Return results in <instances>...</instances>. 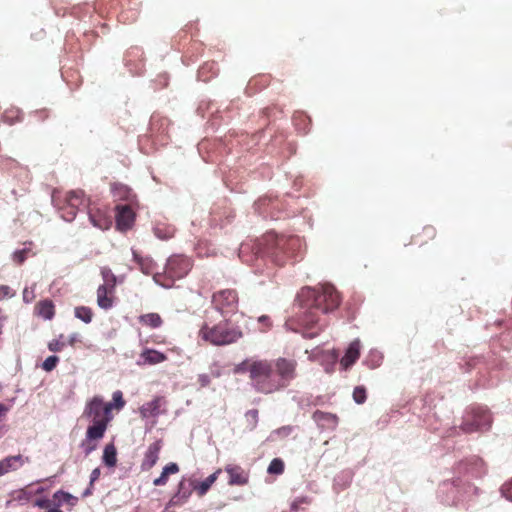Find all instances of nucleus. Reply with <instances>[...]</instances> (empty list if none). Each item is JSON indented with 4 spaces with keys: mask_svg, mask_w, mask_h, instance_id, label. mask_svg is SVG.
<instances>
[{
    "mask_svg": "<svg viewBox=\"0 0 512 512\" xmlns=\"http://www.w3.org/2000/svg\"><path fill=\"white\" fill-rule=\"evenodd\" d=\"M299 298L307 310L298 317V328L295 331L311 339L319 335L324 326L318 312L325 314L337 309L341 298L335 287L330 284L302 289Z\"/></svg>",
    "mask_w": 512,
    "mask_h": 512,
    "instance_id": "f257e3e1",
    "label": "nucleus"
},
{
    "mask_svg": "<svg viewBox=\"0 0 512 512\" xmlns=\"http://www.w3.org/2000/svg\"><path fill=\"white\" fill-rule=\"evenodd\" d=\"M111 411L112 404L104 403L100 396H94L87 402L83 416L87 417L92 422V425L87 428L86 439L81 444L85 455H89L96 449L97 444L93 441L103 438L108 424L113 418Z\"/></svg>",
    "mask_w": 512,
    "mask_h": 512,
    "instance_id": "f03ea898",
    "label": "nucleus"
},
{
    "mask_svg": "<svg viewBox=\"0 0 512 512\" xmlns=\"http://www.w3.org/2000/svg\"><path fill=\"white\" fill-rule=\"evenodd\" d=\"M234 373H247L252 387L259 393L271 394L279 391V383L274 379L272 361L254 357L247 358L235 366Z\"/></svg>",
    "mask_w": 512,
    "mask_h": 512,
    "instance_id": "7ed1b4c3",
    "label": "nucleus"
},
{
    "mask_svg": "<svg viewBox=\"0 0 512 512\" xmlns=\"http://www.w3.org/2000/svg\"><path fill=\"white\" fill-rule=\"evenodd\" d=\"M199 337L214 346H225L236 343L243 337V332L237 324L224 319L210 325L204 323L198 333Z\"/></svg>",
    "mask_w": 512,
    "mask_h": 512,
    "instance_id": "20e7f679",
    "label": "nucleus"
},
{
    "mask_svg": "<svg viewBox=\"0 0 512 512\" xmlns=\"http://www.w3.org/2000/svg\"><path fill=\"white\" fill-rule=\"evenodd\" d=\"M192 269V261L183 255H173L166 263L163 273L154 274V281L165 287L171 288L176 280L184 278Z\"/></svg>",
    "mask_w": 512,
    "mask_h": 512,
    "instance_id": "39448f33",
    "label": "nucleus"
},
{
    "mask_svg": "<svg viewBox=\"0 0 512 512\" xmlns=\"http://www.w3.org/2000/svg\"><path fill=\"white\" fill-rule=\"evenodd\" d=\"M272 362L274 365V379L279 383V390H282L296 377L297 362L294 359L284 357H279Z\"/></svg>",
    "mask_w": 512,
    "mask_h": 512,
    "instance_id": "423d86ee",
    "label": "nucleus"
},
{
    "mask_svg": "<svg viewBox=\"0 0 512 512\" xmlns=\"http://www.w3.org/2000/svg\"><path fill=\"white\" fill-rule=\"evenodd\" d=\"M238 300V294L233 289L220 290L212 296L214 307L222 315L235 313L238 309Z\"/></svg>",
    "mask_w": 512,
    "mask_h": 512,
    "instance_id": "0eeeda50",
    "label": "nucleus"
},
{
    "mask_svg": "<svg viewBox=\"0 0 512 512\" xmlns=\"http://www.w3.org/2000/svg\"><path fill=\"white\" fill-rule=\"evenodd\" d=\"M268 241L276 248H285L284 254L287 256V261L297 255L301 248V240L297 236H278L275 234H268Z\"/></svg>",
    "mask_w": 512,
    "mask_h": 512,
    "instance_id": "6e6552de",
    "label": "nucleus"
},
{
    "mask_svg": "<svg viewBox=\"0 0 512 512\" xmlns=\"http://www.w3.org/2000/svg\"><path fill=\"white\" fill-rule=\"evenodd\" d=\"M492 418L490 413L484 409H477L473 412L472 419L465 420L461 430L465 433L486 430L491 426Z\"/></svg>",
    "mask_w": 512,
    "mask_h": 512,
    "instance_id": "1a4fd4ad",
    "label": "nucleus"
},
{
    "mask_svg": "<svg viewBox=\"0 0 512 512\" xmlns=\"http://www.w3.org/2000/svg\"><path fill=\"white\" fill-rule=\"evenodd\" d=\"M285 248H276L268 241V234L262 239L259 244V253L263 256L271 258L277 265L283 266L287 262V256L284 254Z\"/></svg>",
    "mask_w": 512,
    "mask_h": 512,
    "instance_id": "9d476101",
    "label": "nucleus"
},
{
    "mask_svg": "<svg viewBox=\"0 0 512 512\" xmlns=\"http://www.w3.org/2000/svg\"><path fill=\"white\" fill-rule=\"evenodd\" d=\"M115 217L117 229L126 231L134 224L135 212L129 205H117Z\"/></svg>",
    "mask_w": 512,
    "mask_h": 512,
    "instance_id": "9b49d317",
    "label": "nucleus"
},
{
    "mask_svg": "<svg viewBox=\"0 0 512 512\" xmlns=\"http://www.w3.org/2000/svg\"><path fill=\"white\" fill-rule=\"evenodd\" d=\"M162 448V441L156 440L155 442L151 443L143 457V460L141 462V470L142 471H150L155 464L157 463L159 459V453Z\"/></svg>",
    "mask_w": 512,
    "mask_h": 512,
    "instance_id": "f8f14e48",
    "label": "nucleus"
},
{
    "mask_svg": "<svg viewBox=\"0 0 512 512\" xmlns=\"http://www.w3.org/2000/svg\"><path fill=\"white\" fill-rule=\"evenodd\" d=\"M52 203L56 208L61 211V217L67 221L71 222L75 219L77 215V211L75 208L67 205L64 200H62V193L58 190H54L52 193Z\"/></svg>",
    "mask_w": 512,
    "mask_h": 512,
    "instance_id": "ddd939ff",
    "label": "nucleus"
},
{
    "mask_svg": "<svg viewBox=\"0 0 512 512\" xmlns=\"http://www.w3.org/2000/svg\"><path fill=\"white\" fill-rule=\"evenodd\" d=\"M167 360V356L157 350L144 348L139 355V359L137 360V365L145 366V365H156L162 363Z\"/></svg>",
    "mask_w": 512,
    "mask_h": 512,
    "instance_id": "4468645a",
    "label": "nucleus"
},
{
    "mask_svg": "<svg viewBox=\"0 0 512 512\" xmlns=\"http://www.w3.org/2000/svg\"><path fill=\"white\" fill-rule=\"evenodd\" d=\"M225 471L229 475V485H245L248 483L249 475L244 469L238 465L228 464Z\"/></svg>",
    "mask_w": 512,
    "mask_h": 512,
    "instance_id": "2eb2a0df",
    "label": "nucleus"
},
{
    "mask_svg": "<svg viewBox=\"0 0 512 512\" xmlns=\"http://www.w3.org/2000/svg\"><path fill=\"white\" fill-rule=\"evenodd\" d=\"M115 298V288L100 285L97 289V304L100 308L108 310L112 308Z\"/></svg>",
    "mask_w": 512,
    "mask_h": 512,
    "instance_id": "dca6fc26",
    "label": "nucleus"
},
{
    "mask_svg": "<svg viewBox=\"0 0 512 512\" xmlns=\"http://www.w3.org/2000/svg\"><path fill=\"white\" fill-rule=\"evenodd\" d=\"M361 344L360 341L354 340L348 346L344 356L340 360L343 369H349L360 357Z\"/></svg>",
    "mask_w": 512,
    "mask_h": 512,
    "instance_id": "f3484780",
    "label": "nucleus"
},
{
    "mask_svg": "<svg viewBox=\"0 0 512 512\" xmlns=\"http://www.w3.org/2000/svg\"><path fill=\"white\" fill-rule=\"evenodd\" d=\"M89 219L94 227L101 230H108L112 225L111 217L100 209L90 210Z\"/></svg>",
    "mask_w": 512,
    "mask_h": 512,
    "instance_id": "a211bd4d",
    "label": "nucleus"
},
{
    "mask_svg": "<svg viewBox=\"0 0 512 512\" xmlns=\"http://www.w3.org/2000/svg\"><path fill=\"white\" fill-rule=\"evenodd\" d=\"M34 313L44 320H51L55 315V305L50 299L41 300L35 305Z\"/></svg>",
    "mask_w": 512,
    "mask_h": 512,
    "instance_id": "6ab92c4d",
    "label": "nucleus"
},
{
    "mask_svg": "<svg viewBox=\"0 0 512 512\" xmlns=\"http://www.w3.org/2000/svg\"><path fill=\"white\" fill-rule=\"evenodd\" d=\"M165 399L163 397H156L150 402L145 403L140 408V413L142 417H151L157 416L161 413V407L165 404Z\"/></svg>",
    "mask_w": 512,
    "mask_h": 512,
    "instance_id": "aec40b11",
    "label": "nucleus"
},
{
    "mask_svg": "<svg viewBox=\"0 0 512 512\" xmlns=\"http://www.w3.org/2000/svg\"><path fill=\"white\" fill-rule=\"evenodd\" d=\"M21 455L9 456L0 461V476L10 471L17 470L23 465Z\"/></svg>",
    "mask_w": 512,
    "mask_h": 512,
    "instance_id": "412c9836",
    "label": "nucleus"
},
{
    "mask_svg": "<svg viewBox=\"0 0 512 512\" xmlns=\"http://www.w3.org/2000/svg\"><path fill=\"white\" fill-rule=\"evenodd\" d=\"M436 237V229L431 225H426L422 228L421 232L413 235L412 243L415 245H425L428 241Z\"/></svg>",
    "mask_w": 512,
    "mask_h": 512,
    "instance_id": "4be33fe9",
    "label": "nucleus"
},
{
    "mask_svg": "<svg viewBox=\"0 0 512 512\" xmlns=\"http://www.w3.org/2000/svg\"><path fill=\"white\" fill-rule=\"evenodd\" d=\"M134 261L138 264L140 270L146 274H155L156 263L150 257H142L136 251H133Z\"/></svg>",
    "mask_w": 512,
    "mask_h": 512,
    "instance_id": "5701e85b",
    "label": "nucleus"
},
{
    "mask_svg": "<svg viewBox=\"0 0 512 512\" xmlns=\"http://www.w3.org/2000/svg\"><path fill=\"white\" fill-rule=\"evenodd\" d=\"M62 200L70 207L78 210L79 206L84 203V192L82 190H71L65 195H62Z\"/></svg>",
    "mask_w": 512,
    "mask_h": 512,
    "instance_id": "b1692460",
    "label": "nucleus"
},
{
    "mask_svg": "<svg viewBox=\"0 0 512 512\" xmlns=\"http://www.w3.org/2000/svg\"><path fill=\"white\" fill-rule=\"evenodd\" d=\"M178 472L179 466L176 463H169L163 468L160 476L154 479L153 484L155 486H164L168 482L169 475L176 474Z\"/></svg>",
    "mask_w": 512,
    "mask_h": 512,
    "instance_id": "393cba45",
    "label": "nucleus"
},
{
    "mask_svg": "<svg viewBox=\"0 0 512 512\" xmlns=\"http://www.w3.org/2000/svg\"><path fill=\"white\" fill-rule=\"evenodd\" d=\"M138 321L140 324L153 329L159 328L163 324V319L158 313H147L140 315L138 317Z\"/></svg>",
    "mask_w": 512,
    "mask_h": 512,
    "instance_id": "a878e982",
    "label": "nucleus"
},
{
    "mask_svg": "<svg viewBox=\"0 0 512 512\" xmlns=\"http://www.w3.org/2000/svg\"><path fill=\"white\" fill-rule=\"evenodd\" d=\"M220 472L221 470L218 469L217 471L209 475L205 480L201 481L200 483L194 486V489L199 496H204L208 492L210 487L217 480Z\"/></svg>",
    "mask_w": 512,
    "mask_h": 512,
    "instance_id": "bb28decb",
    "label": "nucleus"
},
{
    "mask_svg": "<svg viewBox=\"0 0 512 512\" xmlns=\"http://www.w3.org/2000/svg\"><path fill=\"white\" fill-rule=\"evenodd\" d=\"M103 462L108 467H115L117 464V450L114 444H107L103 451Z\"/></svg>",
    "mask_w": 512,
    "mask_h": 512,
    "instance_id": "cd10ccee",
    "label": "nucleus"
},
{
    "mask_svg": "<svg viewBox=\"0 0 512 512\" xmlns=\"http://www.w3.org/2000/svg\"><path fill=\"white\" fill-rule=\"evenodd\" d=\"M2 121L8 125H13L22 119V113L17 108H11L4 111Z\"/></svg>",
    "mask_w": 512,
    "mask_h": 512,
    "instance_id": "c85d7f7f",
    "label": "nucleus"
},
{
    "mask_svg": "<svg viewBox=\"0 0 512 512\" xmlns=\"http://www.w3.org/2000/svg\"><path fill=\"white\" fill-rule=\"evenodd\" d=\"M53 498L58 502V504L67 503L71 506H74L77 502L76 497L62 490L55 492Z\"/></svg>",
    "mask_w": 512,
    "mask_h": 512,
    "instance_id": "c756f323",
    "label": "nucleus"
},
{
    "mask_svg": "<svg viewBox=\"0 0 512 512\" xmlns=\"http://www.w3.org/2000/svg\"><path fill=\"white\" fill-rule=\"evenodd\" d=\"M75 316L85 323H90L93 317V311L87 306H78L75 308Z\"/></svg>",
    "mask_w": 512,
    "mask_h": 512,
    "instance_id": "7c9ffc66",
    "label": "nucleus"
},
{
    "mask_svg": "<svg viewBox=\"0 0 512 512\" xmlns=\"http://www.w3.org/2000/svg\"><path fill=\"white\" fill-rule=\"evenodd\" d=\"M101 276L104 280L102 285L116 288L117 278L110 268L104 267L101 269Z\"/></svg>",
    "mask_w": 512,
    "mask_h": 512,
    "instance_id": "2f4dec72",
    "label": "nucleus"
},
{
    "mask_svg": "<svg viewBox=\"0 0 512 512\" xmlns=\"http://www.w3.org/2000/svg\"><path fill=\"white\" fill-rule=\"evenodd\" d=\"M285 464L282 459L280 458H274L267 469V472L269 474L273 475H281L284 472Z\"/></svg>",
    "mask_w": 512,
    "mask_h": 512,
    "instance_id": "473e14b6",
    "label": "nucleus"
},
{
    "mask_svg": "<svg viewBox=\"0 0 512 512\" xmlns=\"http://www.w3.org/2000/svg\"><path fill=\"white\" fill-rule=\"evenodd\" d=\"M367 399V391L364 386H356L353 390V400L357 404L365 403Z\"/></svg>",
    "mask_w": 512,
    "mask_h": 512,
    "instance_id": "72a5a7b5",
    "label": "nucleus"
},
{
    "mask_svg": "<svg viewBox=\"0 0 512 512\" xmlns=\"http://www.w3.org/2000/svg\"><path fill=\"white\" fill-rule=\"evenodd\" d=\"M29 254H31V249H29V248L17 250L13 253L12 259H13L14 263H16L17 265H21L28 258Z\"/></svg>",
    "mask_w": 512,
    "mask_h": 512,
    "instance_id": "f704fd0d",
    "label": "nucleus"
},
{
    "mask_svg": "<svg viewBox=\"0 0 512 512\" xmlns=\"http://www.w3.org/2000/svg\"><path fill=\"white\" fill-rule=\"evenodd\" d=\"M111 404L112 409L115 408L117 410H121L125 406L126 402L121 391L118 390L113 393V403Z\"/></svg>",
    "mask_w": 512,
    "mask_h": 512,
    "instance_id": "c9c22d12",
    "label": "nucleus"
},
{
    "mask_svg": "<svg viewBox=\"0 0 512 512\" xmlns=\"http://www.w3.org/2000/svg\"><path fill=\"white\" fill-rule=\"evenodd\" d=\"M59 362V358L57 356H49L47 357L43 364H42V368L47 371V372H50L52 371L58 364Z\"/></svg>",
    "mask_w": 512,
    "mask_h": 512,
    "instance_id": "e433bc0d",
    "label": "nucleus"
},
{
    "mask_svg": "<svg viewBox=\"0 0 512 512\" xmlns=\"http://www.w3.org/2000/svg\"><path fill=\"white\" fill-rule=\"evenodd\" d=\"M258 323L261 325V332H266L272 326V321L269 316L262 315L258 318Z\"/></svg>",
    "mask_w": 512,
    "mask_h": 512,
    "instance_id": "4c0bfd02",
    "label": "nucleus"
},
{
    "mask_svg": "<svg viewBox=\"0 0 512 512\" xmlns=\"http://www.w3.org/2000/svg\"><path fill=\"white\" fill-rule=\"evenodd\" d=\"M65 347V343L59 339H54L48 343V348L52 352H60Z\"/></svg>",
    "mask_w": 512,
    "mask_h": 512,
    "instance_id": "58836bf2",
    "label": "nucleus"
},
{
    "mask_svg": "<svg viewBox=\"0 0 512 512\" xmlns=\"http://www.w3.org/2000/svg\"><path fill=\"white\" fill-rule=\"evenodd\" d=\"M502 494L503 496L507 499V500H510L512 501V480L505 483L503 486H502Z\"/></svg>",
    "mask_w": 512,
    "mask_h": 512,
    "instance_id": "ea45409f",
    "label": "nucleus"
},
{
    "mask_svg": "<svg viewBox=\"0 0 512 512\" xmlns=\"http://www.w3.org/2000/svg\"><path fill=\"white\" fill-rule=\"evenodd\" d=\"M35 506L39 507V508H43V509H51L50 506H51V501L47 498H40V499H37L34 503Z\"/></svg>",
    "mask_w": 512,
    "mask_h": 512,
    "instance_id": "a19ab883",
    "label": "nucleus"
},
{
    "mask_svg": "<svg viewBox=\"0 0 512 512\" xmlns=\"http://www.w3.org/2000/svg\"><path fill=\"white\" fill-rule=\"evenodd\" d=\"M197 381L201 387H207L211 383V378L208 374H200Z\"/></svg>",
    "mask_w": 512,
    "mask_h": 512,
    "instance_id": "79ce46f5",
    "label": "nucleus"
},
{
    "mask_svg": "<svg viewBox=\"0 0 512 512\" xmlns=\"http://www.w3.org/2000/svg\"><path fill=\"white\" fill-rule=\"evenodd\" d=\"M313 418L315 420L319 421V420H322V419L334 418V416L329 414V413H324L322 411H316L313 414Z\"/></svg>",
    "mask_w": 512,
    "mask_h": 512,
    "instance_id": "37998d69",
    "label": "nucleus"
},
{
    "mask_svg": "<svg viewBox=\"0 0 512 512\" xmlns=\"http://www.w3.org/2000/svg\"><path fill=\"white\" fill-rule=\"evenodd\" d=\"M100 474H101V471L99 468H95L92 470L91 475H90V486H92L93 483L99 479Z\"/></svg>",
    "mask_w": 512,
    "mask_h": 512,
    "instance_id": "c03bdc74",
    "label": "nucleus"
},
{
    "mask_svg": "<svg viewBox=\"0 0 512 512\" xmlns=\"http://www.w3.org/2000/svg\"><path fill=\"white\" fill-rule=\"evenodd\" d=\"M292 428L290 426H284L277 430V433L287 435L291 432Z\"/></svg>",
    "mask_w": 512,
    "mask_h": 512,
    "instance_id": "a18cd8bd",
    "label": "nucleus"
},
{
    "mask_svg": "<svg viewBox=\"0 0 512 512\" xmlns=\"http://www.w3.org/2000/svg\"><path fill=\"white\" fill-rule=\"evenodd\" d=\"M47 512H63V511L60 510L59 508H51V509H48Z\"/></svg>",
    "mask_w": 512,
    "mask_h": 512,
    "instance_id": "49530a36",
    "label": "nucleus"
},
{
    "mask_svg": "<svg viewBox=\"0 0 512 512\" xmlns=\"http://www.w3.org/2000/svg\"><path fill=\"white\" fill-rule=\"evenodd\" d=\"M90 494H91L90 489H87V490L84 492L83 496H88V495H90Z\"/></svg>",
    "mask_w": 512,
    "mask_h": 512,
    "instance_id": "de8ad7c7",
    "label": "nucleus"
},
{
    "mask_svg": "<svg viewBox=\"0 0 512 512\" xmlns=\"http://www.w3.org/2000/svg\"><path fill=\"white\" fill-rule=\"evenodd\" d=\"M26 297H29V294H26V291H24L23 298L26 300Z\"/></svg>",
    "mask_w": 512,
    "mask_h": 512,
    "instance_id": "09e8293b",
    "label": "nucleus"
},
{
    "mask_svg": "<svg viewBox=\"0 0 512 512\" xmlns=\"http://www.w3.org/2000/svg\"><path fill=\"white\" fill-rule=\"evenodd\" d=\"M26 297H29V294H26V291H24L23 298L26 300Z\"/></svg>",
    "mask_w": 512,
    "mask_h": 512,
    "instance_id": "8fccbe9b",
    "label": "nucleus"
}]
</instances>
